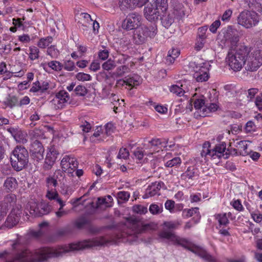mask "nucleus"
<instances>
[{
    "mask_svg": "<svg viewBox=\"0 0 262 262\" xmlns=\"http://www.w3.org/2000/svg\"><path fill=\"white\" fill-rule=\"evenodd\" d=\"M102 67L104 70L109 71L113 69L116 67V64L114 61L108 59L102 64Z\"/></svg>",
    "mask_w": 262,
    "mask_h": 262,
    "instance_id": "nucleus-44",
    "label": "nucleus"
},
{
    "mask_svg": "<svg viewBox=\"0 0 262 262\" xmlns=\"http://www.w3.org/2000/svg\"><path fill=\"white\" fill-rule=\"evenodd\" d=\"M236 148H237L240 156H246L251 152V150L248 149V145L246 141H238L234 142Z\"/></svg>",
    "mask_w": 262,
    "mask_h": 262,
    "instance_id": "nucleus-19",
    "label": "nucleus"
},
{
    "mask_svg": "<svg viewBox=\"0 0 262 262\" xmlns=\"http://www.w3.org/2000/svg\"><path fill=\"white\" fill-rule=\"evenodd\" d=\"M156 34L157 29L155 26H144L139 29L137 33L135 35V37H137L140 42L141 43L144 42L147 37H154Z\"/></svg>",
    "mask_w": 262,
    "mask_h": 262,
    "instance_id": "nucleus-11",
    "label": "nucleus"
},
{
    "mask_svg": "<svg viewBox=\"0 0 262 262\" xmlns=\"http://www.w3.org/2000/svg\"><path fill=\"white\" fill-rule=\"evenodd\" d=\"M199 208L197 207L186 210L183 212V215L186 217L192 216L194 214L198 212Z\"/></svg>",
    "mask_w": 262,
    "mask_h": 262,
    "instance_id": "nucleus-51",
    "label": "nucleus"
},
{
    "mask_svg": "<svg viewBox=\"0 0 262 262\" xmlns=\"http://www.w3.org/2000/svg\"><path fill=\"white\" fill-rule=\"evenodd\" d=\"M55 97H57L58 99H61L63 101H68L70 100V96L68 92L64 90H61L59 91L56 94Z\"/></svg>",
    "mask_w": 262,
    "mask_h": 262,
    "instance_id": "nucleus-42",
    "label": "nucleus"
},
{
    "mask_svg": "<svg viewBox=\"0 0 262 262\" xmlns=\"http://www.w3.org/2000/svg\"><path fill=\"white\" fill-rule=\"evenodd\" d=\"M180 53V51L178 49L173 48L169 50L166 58V63L168 64L173 63L175 59L179 56Z\"/></svg>",
    "mask_w": 262,
    "mask_h": 262,
    "instance_id": "nucleus-28",
    "label": "nucleus"
},
{
    "mask_svg": "<svg viewBox=\"0 0 262 262\" xmlns=\"http://www.w3.org/2000/svg\"><path fill=\"white\" fill-rule=\"evenodd\" d=\"M208 29L206 26L200 27L198 29V36L199 39L204 40L206 38V33Z\"/></svg>",
    "mask_w": 262,
    "mask_h": 262,
    "instance_id": "nucleus-48",
    "label": "nucleus"
},
{
    "mask_svg": "<svg viewBox=\"0 0 262 262\" xmlns=\"http://www.w3.org/2000/svg\"><path fill=\"white\" fill-rule=\"evenodd\" d=\"M161 19L162 25L166 28H169L173 23L174 19L172 15L167 13L166 11L162 12Z\"/></svg>",
    "mask_w": 262,
    "mask_h": 262,
    "instance_id": "nucleus-26",
    "label": "nucleus"
},
{
    "mask_svg": "<svg viewBox=\"0 0 262 262\" xmlns=\"http://www.w3.org/2000/svg\"><path fill=\"white\" fill-rule=\"evenodd\" d=\"M7 130L13 136L16 142L23 144L27 142V134L26 132L17 128L10 127Z\"/></svg>",
    "mask_w": 262,
    "mask_h": 262,
    "instance_id": "nucleus-17",
    "label": "nucleus"
},
{
    "mask_svg": "<svg viewBox=\"0 0 262 262\" xmlns=\"http://www.w3.org/2000/svg\"><path fill=\"white\" fill-rule=\"evenodd\" d=\"M237 24L247 29L256 26L259 22V16L253 11H242L237 17Z\"/></svg>",
    "mask_w": 262,
    "mask_h": 262,
    "instance_id": "nucleus-5",
    "label": "nucleus"
},
{
    "mask_svg": "<svg viewBox=\"0 0 262 262\" xmlns=\"http://www.w3.org/2000/svg\"><path fill=\"white\" fill-rule=\"evenodd\" d=\"M29 58L31 60H34L39 57V49L36 47H30L29 48Z\"/></svg>",
    "mask_w": 262,
    "mask_h": 262,
    "instance_id": "nucleus-39",
    "label": "nucleus"
},
{
    "mask_svg": "<svg viewBox=\"0 0 262 262\" xmlns=\"http://www.w3.org/2000/svg\"><path fill=\"white\" fill-rule=\"evenodd\" d=\"M191 252L198 255L208 262H217L215 259L206 250L200 247L195 246L191 250Z\"/></svg>",
    "mask_w": 262,
    "mask_h": 262,
    "instance_id": "nucleus-20",
    "label": "nucleus"
},
{
    "mask_svg": "<svg viewBox=\"0 0 262 262\" xmlns=\"http://www.w3.org/2000/svg\"><path fill=\"white\" fill-rule=\"evenodd\" d=\"M47 186L49 189L52 187H56L58 185V182L52 177H49L46 178Z\"/></svg>",
    "mask_w": 262,
    "mask_h": 262,
    "instance_id": "nucleus-46",
    "label": "nucleus"
},
{
    "mask_svg": "<svg viewBox=\"0 0 262 262\" xmlns=\"http://www.w3.org/2000/svg\"><path fill=\"white\" fill-rule=\"evenodd\" d=\"M110 51L107 48L104 46H102L99 49L98 52V57L101 60H104L106 59L109 55Z\"/></svg>",
    "mask_w": 262,
    "mask_h": 262,
    "instance_id": "nucleus-35",
    "label": "nucleus"
},
{
    "mask_svg": "<svg viewBox=\"0 0 262 262\" xmlns=\"http://www.w3.org/2000/svg\"><path fill=\"white\" fill-rule=\"evenodd\" d=\"M129 154L128 150L125 148L120 149L117 158L119 159H126L129 157Z\"/></svg>",
    "mask_w": 262,
    "mask_h": 262,
    "instance_id": "nucleus-53",
    "label": "nucleus"
},
{
    "mask_svg": "<svg viewBox=\"0 0 262 262\" xmlns=\"http://www.w3.org/2000/svg\"><path fill=\"white\" fill-rule=\"evenodd\" d=\"M134 65V63L132 61H130L127 64H124L118 67L116 71L115 74H116L117 77H122L125 73L130 72V67H132Z\"/></svg>",
    "mask_w": 262,
    "mask_h": 262,
    "instance_id": "nucleus-25",
    "label": "nucleus"
},
{
    "mask_svg": "<svg viewBox=\"0 0 262 262\" xmlns=\"http://www.w3.org/2000/svg\"><path fill=\"white\" fill-rule=\"evenodd\" d=\"M148 151H143L142 148L138 147L134 151V155L137 159L141 160L143 159L144 156L146 155L145 154L148 153ZM146 156H147V155H146Z\"/></svg>",
    "mask_w": 262,
    "mask_h": 262,
    "instance_id": "nucleus-45",
    "label": "nucleus"
},
{
    "mask_svg": "<svg viewBox=\"0 0 262 262\" xmlns=\"http://www.w3.org/2000/svg\"><path fill=\"white\" fill-rule=\"evenodd\" d=\"M152 4L161 12L166 11L168 8L167 0H153Z\"/></svg>",
    "mask_w": 262,
    "mask_h": 262,
    "instance_id": "nucleus-29",
    "label": "nucleus"
},
{
    "mask_svg": "<svg viewBox=\"0 0 262 262\" xmlns=\"http://www.w3.org/2000/svg\"><path fill=\"white\" fill-rule=\"evenodd\" d=\"M12 167L17 171L23 169L28 164L29 154L27 150L23 146H17L11 156Z\"/></svg>",
    "mask_w": 262,
    "mask_h": 262,
    "instance_id": "nucleus-3",
    "label": "nucleus"
},
{
    "mask_svg": "<svg viewBox=\"0 0 262 262\" xmlns=\"http://www.w3.org/2000/svg\"><path fill=\"white\" fill-rule=\"evenodd\" d=\"M53 41V38L51 36L46 38H42L40 39L38 42V46L41 48H45L48 47Z\"/></svg>",
    "mask_w": 262,
    "mask_h": 262,
    "instance_id": "nucleus-36",
    "label": "nucleus"
},
{
    "mask_svg": "<svg viewBox=\"0 0 262 262\" xmlns=\"http://www.w3.org/2000/svg\"><path fill=\"white\" fill-rule=\"evenodd\" d=\"M170 91L171 93L175 94L179 96H183L185 92L183 89L178 85H173L171 86Z\"/></svg>",
    "mask_w": 262,
    "mask_h": 262,
    "instance_id": "nucleus-40",
    "label": "nucleus"
},
{
    "mask_svg": "<svg viewBox=\"0 0 262 262\" xmlns=\"http://www.w3.org/2000/svg\"><path fill=\"white\" fill-rule=\"evenodd\" d=\"M59 153L55 147L52 146L47 152L43 168L45 170L51 169L54 164Z\"/></svg>",
    "mask_w": 262,
    "mask_h": 262,
    "instance_id": "nucleus-13",
    "label": "nucleus"
},
{
    "mask_svg": "<svg viewBox=\"0 0 262 262\" xmlns=\"http://www.w3.org/2000/svg\"><path fill=\"white\" fill-rule=\"evenodd\" d=\"M133 210L134 212L140 214H145L148 211L147 207L141 205L134 206Z\"/></svg>",
    "mask_w": 262,
    "mask_h": 262,
    "instance_id": "nucleus-41",
    "label": "nucleus"
},
{
    "mask_svg": "<svg viewBox=\"0 0 262 262\" xmlns=\"http://www.w3.org/2000/svg\"><path fill=\"white\" fill-rule=\"evenodd\" d=\"M163 141L161 139L153 138L151 141L148 142V144H144L143 147L145 149H149V152L145 154L147 155V156L151 155L156 151L157 147L161 145H163V146H165L167 143V141L165 139H163Z\"/></svg>",
    "mask_w": 262,
    "mask_h": 262,
    "instance_id": "nucleus-14",
    "label": "nucleus"
},
{
    "mask_svg": "<svg viewBox=\"0 0 262 262\" xmlns=\"http://www.w3.org/2000/svg\"><path fill=\"white\" fill-rule=\"evenodd\" d=\"M181 225L180 221H171L164 222L162 225V230L159 232V236L161 238L169 239L173 244L181 246L191 251L196 246L193 245L186 238H181L177 235L173 231L176 230Z\"/></svg>",
    "mask_w": 262,
    "mask_h": 262,
    "instance_id": "nucleus-1",
    "label": "nucleus"
},
{
    "mask_svg": "<svg viewBox=\"0 0 262 262\" xmlns=\"http://www.w3.org/2000/svg\"><path fill=\"white\" fill-rule=\"evenodd\" d=\"M194 106L195 109L199 110L205 108V103L204 99L200 98L196 99L194 102Z\"/></svg>",
    "mask_w": 262,
    "mask_h": 262,
    "instance_id": "nucleus-55",
    "label": "nucleus"
},
{
    "mask_svg": "<svg viewBox=\"0 0 262 262\" xmlns=\"http://www.w3.org/2000/svg\"><path fill=\"white\" fill-rule=\"evenodd\" d=\"M58 194L56 191L48 189L46 194V196L50 200H55L58 196Z\"/></svg>",
    "mask_w": 262,
    "mask_h": 262,
    "instance_id": "nucleus-59",
    "label": "nucleus"
},
{
    "mask_svg": "<svg viewBox=\"0 0 262 262\" xmlns=\"http://www.w3.org/2000/svg\"><path fill=\"white\" fill-rule=\"evenodd\" d=\"M149 211L153 215L159 214L163 211L162 205L152 204L149 206Z\"/></svg>",
    "mask_w": 262,
    "mask_h": 262,
    "instance_id": "nucleus-34",
    "label": "nucleus"
},
{
    "mask_svg": "<svg viewBox=\"0 0 262 262\" xmlns=\"http://www.w3.org/2000/svg\"><path fill=\"white\" fill-rule=\"evenodd\" d=\"M75 68L74 63L71 60L66 61L64 65V69L67 71H71Z\"/></svg>",
    "mask_w": 262,
    "mask_h": 262,
    "instance_id": "nucleus-64",
    "label": "nucleus"
},
{
    "mask_svg": "<svg viewBox=\"0 0 262 262\" xmlns=\"http://www.w3.org/2000/svg\"><path fill=\"white\" fill-rule=\"evenodd\" d=\"M68 162L70 166L71 171L73 172L78 167V162L75 158L68 156Z\"/></svg>",
    "mask_w": 262,
    "mask_h": 262,
    "instance_id": "nucleus-47",
    "label": "nucleus"
},
{
    "mask_svg": "<svg viewBox=\"0 0 262 262\" xmlns=\"http://www.w3.org/2000/svg\"><path fill=\"white\" fill-rule=\"evenodd\" d=\"M30 150L31 156L34 160L39 162L43 159L45 149L39 141L35 140L31 143Z\"/></svg>",
    "mask_w": 262,
    "mask_h": 262,
    "instance_id": "nucleus-10",
    "label": "nucleus"
},
{
    "mask_svg": "<svg viewBox=\"0 0 262 262\" xmlns=\"http://www.w3.org/2000/svg\"><path fill=\"white\" fill-rule=\"evenodd\" d=\"M4 189L7 191H14L17 186V182L15 178L13 177L7 178L3 185Z\"/></svg>",
    "mask_w": 262,
    "mask_h": 262,
    "instance_id": "nucleus-21",
    "label": "nucleus"
},
{
    "mask_svg": "<svg viewBox=\"0 0 262 262\" xmlns=\"http://www.w3.org/2000/svg\"><path fill=\"white\" fill-rule=\"evenodd\" d=\"M217 106L215 103H210L209 105L205 104V108H203V111H208V112H213L217 110Z\"/></svg>",
    "mask_w": 262,
    "mask_h": 262,
    "instance_id": "nucleus-60",
    "label": "nucleus"
},
{
    "mask_svg": "<svg viewBox=\"0 0 262 262\" xmlns=\"http://www.w3.org/2000/svg\"><path fill=\"white\" fill-rule=\"evenodd\" d=\"M16 202V196L13 194H9L7 195L4 200L0 203L2 204L3 206L7 207V210L11 207H13Z\"/></svg>",
    "mask_w": 262,
    "mask_h": 262,
    "instance_id": "nucleus-24",
    "label": "nucleus"
},
{
    "mask_svg": "<svg viewBox=\"0 0 262 262\" xmlns=\"http://www.w3.org/2000/svg\"><path fill=\"white\" fill-rule=\"evenodd\" d=\"M27 210L29 211L32 215L38 217L49 213L51 210V207L47 203L45 202L37 203L31 201L27 204Z\"/></svg>",
    "mask_w": 262,
    "mask_h": 262,
    "instance_id": "nucleus-6",
    "label": "nucleus"
},
{
    "mask_svg": "<svg viewBox=\"0 0 262 262\" xmlns=\"http://www.w3.org/2000/svg\"><path fill=\"white\" fill-rule=\"evenodd\" d=\"M131 57L126 54H118L116 57V62L120 64H125L126 62L129 61Z\"/></svg>",
    "mask_w": 262,
    "mask_h": 262,
    "instance_id": "nucleus-32",
    "label": "nucleus"
},
{
    "mask_svg": "<svg viewBox=\"0 0 262 262\" xmlns=\"http://www.w3.org/2000/svg\"><path fill=\"white\" fill-rule=\"evenodd\" d=\"M68 156L64 157L61 161L60 165L62 170L64 172L67 171L68 173H71L72 171H71L70 166L69 165L68 162Z\"/></svg>",
    "mask_w": 262,
    "mask_h": 262,
    "instance_id": "nucleus-38",
    "label": "nucleus"
},
{
    "mask_svg": "<svg viewBox=\"0 0 262 262\" xmlns=\"http://www.w3.org/2000/svg\"><path fill=\"white\" fill-rule=\"evenodd\" d=\"M248 55L246 63L244 64L245 68L247 71L253 72L256 71L262 64V58L259 56Z\"/></svg>",
    "mask_w": 262,
    "mask_h": 262,
    "instance_id": "nucleus-12",
    "label": "nucleus"
},
{
    "mask_svg": "<svg viewBox=\"0 0 262 262\" xmlns=\"http://www.w3.org/2000/svg\"><path fill=\"white\" fill-rule=\"evenodd\" d=\"M225 151H226V143L225 142L217 144L212 148H211L209 142H205L203 145L201 155L202 157L207 158L220 159L223 157L226 159L228 158V155Z\"/></svg>",
    "mask_w": 262,
    "mask_h": 262,
    "instance_id": "nucleus-4",
    "label": "nucleus"
},
{
    "mask_svg": "<svg viewBox=\"0 0 262 262\" xmlns=\"http://www.w3.org/2000/svg\"><path fill=\"white\" fill-rule=\"evenodd\" d=\"M127 85L131 87V89L133 87H135L140 84L141 83L140 77L138 75H134L132 76H127L125 78Z\"/></svg>",
    "mask_w": 262,
    "mask_h": 262,
    "instance_id": "nucleus-27",
    "label": "nucleus"
},
{
    "mask_svg": "<svg viewBox=\"0 0 262 262\" xmlns=\"http://www.w3.org/2000/svg\"><path fill=\"white\" fill-rule=\"evenodd\" d=\"M221 22L219 20L214 21L210 26L209 30L213 33H215L216 32L217 28L220 26Z\"/></svg>",
    "mask_w": 262,
    "mask_h": 262,
    "instance_id": "nucleus-61",
    "label": "nucleus"
},
{
    "mask_svg": "<svg viewBox=\"0 0 262 262\" xmlns=\"http://www.w3.org/2000/svg\"><path fill=\"white\" fill-rule=\"evenodd\" d=\"M47 53L51 57L55 58L58 55L59 51L54 46H51L50 47L48 48Z\"/></svg>",
    "mask_w": 262,
    "mask_h": 262,
    "instance_id": "nucleus-50",
    "label": "nucleus"
},
{
    "mask_svg": "<svg viewBox=\"0 0 262 262\" xmlns=\"http://www.w3.org/2000/svg\"><path fill=\"white\" fill-rule=\"evenodd\" d=\"M250 49L245 45H238L229 49L226 60L234 71H239L246 63Z\"/></svg>",
    "mask_w": 262,
    "mask_h": 262,
    "instance_id": "nucleus-2",
    "label": "nucleus"
},
{
    "mask_svg": "<svg viewBox=\"0 0 262 262\" xmlns=\"http://www.w3.org/2000/svg\"><path fill=\"white\" fill-rule=\"evenodd\" d=\"M76 78L80 81H85L91 80V76L84 73H78L76 76Z\"/></svg>",
    "mask_w": 262,
    "mask_h": 262,
    "instance_id": "nucleus-52",
    "label": "nucleus"
},
{
    "mask_svg": "<svg viewBox=\"0 0 262 262\" xmlns=\"http://www.w3.org/2000/svg\"><path fill=\"white\" fill-rule=\"evenodd\" d=\"M160 13V11L151 3L148 4L144 10V16L149 21H154L157 19Z\"/></svg>",
    "mask_w": 262,
    "mask_h": 262,
    "instance_id": "nucleus-15",
    "label": "nucleus"
},
{
    "mask_svg": "<svg viewBox=\"0 0 262 262\" xmlns=\"http://www.w3.org/2000/svg\"><path fill=\"white\" fill-rule=\"evenodd\" d=\"M190 67L193 68L194 73L193 77L198 82L206 81L209 78L208 69L204 66H199L195 62L190 63Z\"/></svg>",
    "mask_w": 262,
    "mask_h": 262,
    "instance_id": "nucleus-9",
    "label": "nucleus"
},
{
    "mask_svg": "<svg viewBox=\"0 0 262 262\" xmlns=\"http://www.w3.org/2000/svg\"><path fill=\"white\" fill-rule=\"evenodd\" d=\"M198 176V170L194 166L189 167L187 170L181 174V178L184 180L192 179Z\"/></svg>",
    "mask_w": 262,
    "mask_h": 262,
    "instance_id": "nucleus-23",
    "label": "nucleus"
},
{
    "mask_svg": "<svg viewBox=\"0 0 262 262\" xmlns=\"http://www.w3.org/2000/svg\"><path fill=\"white\" fill-rule=\"evenodd\" d=\"M64 171L62 170H61L60 169L57 170L54 172L53 177L55 178V179L57 181L60 183L61 184H64V178H65V174H64Z\"/></svg>",
    "mask_w": 262,
    "mask_h": 262,
    "instance_id": "nucleus-33",
    "label": "nucleus"
},
{
    "mask_svg": "<svg viewBox=\"0 0 262 262\" xmlns=\"http://www.w3.org/2000/svg\"><path fill=\"white\" fill-rule=\"evenodd\" d=\"M255 127L254 123L251 121H249L246 123L245 129L246 133H250L255 130Z\"/></svg>",
    "mask_w": 262,
    "mask_h": 262,
    "instance_id": "nucleus-63",
    "label": "nucleus"
},
{
    "mask_svg": "<svg viewBox=\"0 0 262 262\" xmlns=\"http://www.w3.org/2000/svg\"><path fill=\"white\" fill-rule=\"evenodd\" d=\"M75 92L77 95L84 96L88 93L86 88L83 85H78L75 89Z\"/></svg>",
    "mask_w": 262,
    "mask_h": 262,
    "instance_id": "nucleus-43",
    "label": "nucleus"
},
{
    "mask_svg": "<svg viewBox=\"0 0 262 262\" xmlns=\"http://www.w3.org/2000/svg\"><path fill=\"white\" fill-rule=\"evenodd\" d=\"M68 103V102L67 101H63L61 99H58L56 97H55L52 101V103L54 105V107L55 110L62 109Z\"/></svg>",
    "mask_w": 262,
    "mask_h": 262,
    "instance_id": "nucleus-31",
    "label": "nucleus"
},
{
    "mask_svg": "<svg viewBox=\"0 0 262 262\" xmlns=\"http://www.w3.org/2000/svg\"><path fill=\"white\" fill-rule=\"evenodd\" d=\"M163 184V183L161 182L152 183L150 185L148 186L143 198L144 199H147L156 194H159V191L161 188V185Z\"/></svg>",
    "mask_w": 262,
    "mask_h": 262,
    "instance_id": "nucleus-18",
    "label": "nucleus"
},
{
    "mask_svg": "<svg viewBox=\"0 0 262 262\" xmlns=\"http://www.w3.org/2000/svg\"><path fill=\"white\" fill-rule=\"evenodd\" d=\"M215 217L219 223L220 228L221 226H226L229 223L227 214L225 213L216 214Z\"/></svg>",
    "mask_w": 262,
    "mask_h": 262,
    "instance_id": "nucleus-30",
    "label": "nucleus"
},
{
    "mask_svg": "<svg viewBox=\"0 0 262 262\" xmlns=\"http://www.w3.org/2000/svg\"><path fill=\"white\" fill-rule=\"evenodd\" d=\"M41 66L46 72H48L49 68H51L56 71H59L63 68V65L57 61H51L48 63H41Z\"/></svg>",
    "mask_w": 262,
    "mask_h": 262,
    "instance_id": "nucleus-22",
    "label": "nucleus"
},
{
    "mask_svg": "<svg viewBox=\"0 0 262 262\" xmlns=\"http://www.w3.org/2000/svg\"><path fill=\"white\" fill-rule=\"evenodd\" d=\"M39 86H40V90L41 93L46 92L50 88V83L48 81L39 82Z\"/></svg>",
    "mask_w": 262,
    "mask_h": 262,
    "instance_id": "nucleus-58",
    "label": "nucleus"
},
{
    "mask_svg": "<svg viewBox=\"0 0 262 262\" xmlns=\"http://www.w3.org/2000/svg\"><path fill=\"white\" fill-rule=\"evenodd\" d=\"M21 210L18 209H13L7 216L4 224L0 227L1 229H9L16 226L20 219Z\"/></svg>",
    "mask_w": 262,
    "mask_h": 262,
    "instance_id": "nucleus-8",
    "label": "nucleus"
},
{
    "mask_svg": "<svg viewBox=\"0 0 262 262\" xmlns=\"http://www.w3.org/2000/svg\"><path fill=\"white\" fill-rule=\"evenodd\" d=\"M129 196L130 194L127 191H122L117 193V198L118 200L126 201L128 200Z\"/></svg>",
    "mask_w": 262,
    "mask_h": 262,
    "instance_id": "nucleus-56",
    "label": "nucleus"
},
{
    "mask_svg": "<svg viewBox=\"0 0 262 262\" xmlns=\"http://www.w3.org/2000/svg\"><path fill=\"white\" fill-rule=\"evenodd\" d=\"M181 163V160L180 158L179 157H175L172 159L168 161L166 164L165 166L167 167H173L174 166L177 165L178 164H180Z\"/></svg>",
    "mask_w": 262,
    "mask_h": 262,
    "instance_id": "nucleus-49",
    "label": "nucleus"
},
{
    "mask_svg": "<svg viewBox=\"0 0 262 262\" xmlns=\"http://www.w3.org/2000/svg\"><path fill=\"white\" fill-rule=\"evenodd\" d=\"M251 215L253 220L256 223H259L262 221V214L257 213L256 212L251 213Z\"/></svg>",
    "mask_w": 262,
    "mask_h": 262,
    "instance_id": "nucleus-62",
    "label": "nucleus"
},
{
    "mask_svg": "<svg viewBox=\"0 0 262 262\" xmlns=\"http://www.w3.org/2000/svg\"><path fill=\"white\" fill-rule=\"evenodd\" d=\"M145 4L143 0H119V7L121 10L133 9L136 7H141Z\"/></svg>",
    "mask_w": 262,
    "mask_h": 262,
    "instance_id": "nucleus-16",
    "label": "nucleus"
},
{
    "mask_svg": "<svg viewBox=\"0 0 262 262\" xmlns=\"http://www.w3.org/2000/svg\"><path fill=\"white\" fill-rule=\"evenodd\" d=\"M141 16L137 13H132L126 16L122 25V28L132 30L138 28L141 25Z\"/></svg>",
    "mask_w": 262,
    "mask_h": 262,
    "instance_id": "nucleus-7",
    "label": "nucleus"
},
{
    "mask_svg": "<svg viewBox=\"0 0 262 262\" xmlns=\"http://www.w3.org/2000/svg\"><path fill=\"white\" fill-rule=\"evenodd\" d=\"M174 13L179 18L185 15L183 6L181 4H178V6H174Z\"/></svg>",
    "mask_w": 262,
    "mask_h": 262,
    "instance_id": "nucleus-37",
    "label": "nucleus"
},
{
    "mask_svg": "<svg viewBox=\"0 0 262 262\" xmlns=\"http://www.w3.org/2000/svg\"><path fill=\"white\" fill-rule=\"evenodd\" d=\"M174 205L175 203L173 201L168 200L165 203V207L167 210H169L170 213H174Z\"/></svg>",
    "mask_w": 262,
    "mask_h": 262,
    "instance_id": "nucleus-54",
    "label": "nucleus"
},
{
    "mask_svg": "<svg viewBox=\"0 0 262 262\" xmlns=\"http://www.w3.org/2000/svg\"><path fill=\"white\" fill-rule=\"evenodd\" d=\"M88 223L89 221L86 219L85 217H81L76 221L75 225L78 228L80 229L88 224Z\"/></svg>",
    "mask_w": 262,
    "mask_h": 262,
    "instance_id": "nucleus-57",
    "label": "nucleus"
}]
</instances>
